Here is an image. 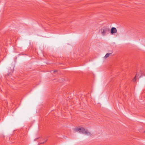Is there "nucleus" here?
Segmentation results:
<instances>
[{
    "instance_id": "nucleus-1",
    "label": "nucleus",
    "mask_w": 145,
    "mask_h": 145,
    "mask_svg": "<svg viewBox=\"0 0 145 145\" xmlns=\"http://www.w3.org/2000/svg\"><path fill=\"white\" fill-rule=\"evenodd\" d=\"M74 131L75 132H78L80 133H82L83 134H85L88 135H91V133L88 132V131L85 129L84 128L81 127L80 128H78L76 127L74 129Z\"/></svg>"
},
{
    "instance_id": "nucleus-2",
    "label": "nucleus",
    "mask_w": 145,
    "mask_h": 145,
    "mask_svg": "<svg viewBox=\"0 0 145 145\" xmlns=\"http://www.w3.org/2000/svg\"><path fill=\"white\" fill-rule=\"evenodd\" d=\"M110 29L107 26H105L102 28L100 30L101 33L103 36H105L106 34L110 32Z\"/></svg>"
},
{
    "instance_id": "nucleus-3",
    "label": "nucleus",
    "mask_w": 145,
    "mask_h": 145,
    "mask_svg": "<svg viewBox=\"0 0 145 145\" xmlns=\"http://www.w3.org/2000/svg\"><path fill=\"white\" fill-rule=\"evenodd\" d=\"M117 32L116 29L114 27H112L110 30V32L112 34L116 33Z\"/></svg>"
},
{
    "instance_id": "nucleus-4",
    "label": "nucleus",
    "mask_w": 145,
    "mask_h": 145,
    "mask_svg": "<svg viewBox=\"0 0 145 145\" xmlns=\"http://www.w3.org/2000/svg\"><path fill=\"white\" fill-rule=\"evenodd\" d=\"M112 54V53H110V54H109V53L106 54V55H105V56L104 57L105 58H106L108 57L109 56L110 54Z\"/></svg>"
},
{
    "instance_id": "nucleus-5",
    "label": "nucleus",
    "mask_w": 145,
    "mask_h": 145,
    "mask_svg": "<svg viewBox=\"0 0 145 145\" xmlns=\"http://www.w3.org/2000/svg\"><path fill=\"white\" fill-rule=\"evenodd\" d=\"M138 75L137 74L135 76V77L134 78L133 80V82H135L136 81V77H138Z\"/></svg>"
},
{
    "instance_id": "nucleus-6",
    "label": "nucleus",
    "mask_w": 145,
    "mask_h": 145,
    "mask_svg": "<svg viewBox=\"0 0 145 145\" xmlns=\"http://www.w3.org/2000/svg\"><path fill=\"white\" fill-rule=\"evenodd\" d=\"M143 76H145V74H144L142 73V74H141V76H140L139 77H142Z\"/></svg>"
},
{
    "instance_id": "nucleus-7",
    "label": "nucleus",
    "mask_w": 145,
    "mask_h": 145,
    "mask_svg": "<svg viewBox=\"0 0 145 145\" xmlns=\"http://www.w3.org/2000/svg\"><path fill=\"white\" fill-rule=\"evenodd\" d=\"M44 142H43L41 143V144H44Z\"/></svg>"
},
{
    "instance_id": "nucleus-8",
    "label": "nucleus",
    "mask_w": 145,
    "mask_h": 145,
    "mask_svg": "<svg viewBox=\"0 0 145 145\" xmlns=\"http://www.w3.org/2000/svg\"><path fill=\"white\" fill-rule=\"evenodd\" d=\"M57 72V71H54V72Z\"/></svg>"
},
{
    "instance_id": "nucleus-9",
    "label": "nucleus",
    "mask_w": 145,
    "mask_h": 145,
    "mask_svg": "<svg viewBox=\"0 0 145 145\" xmlns=\"http://www.w3.org/2000/svg\"><path fill=\"white\" fill-rule=\"evenodd\" d=\"M47 141V140H46L45 141V142Z\"/></svg>"
},
{
    "instance_id": "nucleus-10",
    "label": "nucleus",
    "mask_w": 145,
    "mask_h": 145,
    "mask_svg": "<svg viewBox=\"0 0 145 145\" xmlns=\"http://www.w3.org/2000/svg\"><path fill=\"white\" fill-rule=\"evenodd\" d=\"M144 132H145V131H144Z\"/></svg>"
}]
</instances>
